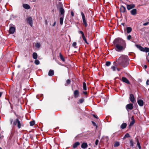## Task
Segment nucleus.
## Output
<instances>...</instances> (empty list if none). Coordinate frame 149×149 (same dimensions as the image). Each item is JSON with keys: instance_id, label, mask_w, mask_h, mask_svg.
<instances>
[{"instance_id": "obj_1", "label": "nucleus", "mask_w": 149, "mask_h": 149, "mask_svg": "<svg viewBox=\"0 0 149 149\" xmlns=\"http://www.w3.org/2000/svg\"><path fill=\"white\" fill-rule=\"evenodd\" d=\"M115 46V49L118 52L123 50L126 47V43L125 42L120 39H116L113 42Z\"/></svg>"}, {"instance_id": "obj_2", "label": "nucleus", "mask_w": 149, "mask_h": 149, "mask_svg": "<svg viewBox=\"0 0 149 149\" xmlns=\"http://www.w3.org/2000/svg\"><path fill=\"white\" fill-rule=\"evenodd\" d=\"M118 64L123 68L127 67L129 64V60L127 56L122 55L119 58L116 60Z\"/></svg>"}, {"instance_id": "obj_3", "label": "nucleus", "mask_w": 149, "mask_h": 149, "mask_svg": "<svg viewBox=\"0 0 149 149\" xmlns=\"http://www.w3.org/2000/svg\"><path fill=\"white\" fill-rule=\"evenodd\" d=\"M13 125L14 126L17 125L19 129L22 126H24V124L22 122L20 121L18 118L16 119L14 121L13 123Z\"/></svg>"}, {"instance_id": "obj_4", "label": "nucleus", "mask_w": 149, "mask_h": 149, "mask_svg": "<svg viewBox=\"0 0 149 149\" xmlns=\"http://www.w3.org/2000/svg\"><path fill=\"white\" fill-rule=\"evenodd\" d=\"M136 46L141 51L145 52H149V48L147 47H143L138 45H136Z\"/></svg>"}, {"instance_id": "obj_5", "label": "nucleus", "mask_w": 149, "mask_h": 149, "mask_svg": "<svg viewBox=\"0 0 149 149\" xmlns=\"http://www.w3.org/2000/svg\"><path fill=\"white\" fill-rule=\"evenodd\" d=\"M81 15L82 19L83 25L86 27L87 26V23L85 18V15L83 12H81Z\"/></svg>"}, {"instance_id": "obj_6", "label": "nucleus", "mask_w": 149, "mask_h": 149, "mask_svg": "<svg viewBox=\"0 0 149 149\" xmlns=\"http://www.w3.org/2000/svg\"><path fill=\"white\" fill-rule=\"evenodd\" d=\"M125 108L128 111L129 110H131L133 108V104L130 103L127 104L125 106Z\"/></svg>"}, {"instance_id": "obj_7", "label": "nucleus", "mask_w": 149, "mask_h": 149, "mask_svg": "<svg viewBox=\"0 0 149 149\" xmlns=\"http://www.w3.org/2000/svg\"><path fill=\"white\" fill-rule=\"evenodd\" d=\"M27 21L28 23L32 27L33 24V21L32 17H28L27 18Z\"/></svg>"}, {"instance_id": "obj_8", "label": "nucleus", "mask_w": 149, "mask_h": 149, "mask_svg": "<svg viewBox=\"0 0 149 149\" xmlns=\"http://www.w3.org/2000/svg\"><path fill=\"white\" fill-rule=\"evenodd\" d=\"M135 5L134 4H128L127 5V8L128 10H130L135 8Z\"/></svg>"}, {"instance_id": "obj_9", "label": "nucleus", "mask_w": 149, "mask_h": 149, "mask_svg": "<svg viewBox=\"0 0 149 149\" xmlns=\"http://www.w3.org/2000/svg\"><path fill=\"white\" fill-rule=\"evenodd\" d=\"M79 92L77 90H75L74 91V97L76 98L79 96Z\"/></svg>"}, {"instance_id": "obj_10", "label": "nucleus", "mask_w": 149, "mask_h": 149, "mask_svg": "<svg viewBox=\"0 0 149 149\" xmlns=\"http://www.w3.org/2000/svg\"><path fill=\"white\" fill-rule=\"evenodd\" d=\"M59 10L61 16H64L65 10L62 7L60 8L59 9Z\"/></svg>"}, {"instance_id": "obj_11", "label": "nucleus", "mask_w": 149, "mask_h": 149, "mask_svg": "<svg viewBox=\"0 0 149 149\" xmlns=\"http://www.w3.org/2000/svg\"><path fill=\"white\" fill-rule=\"evenodd\" d=\"M15 31V28L14 27L11 26L9 30V33L10 34H13L14 33Z\"/></svg>"}, {"instance_id": "obj_12", "label": "nucleus", "mask_w": 149, "mask_h": 149, "mask_svg": "<svg viewBox=\"0 0 149 149\" xmlns=\"http://www.w3.org/2000/svg\"><path fill=\"white\" fill-rule=\"evenodd\" d=\"M122 81L128 84H130V83L129 81L125 77H122Z\"/></svg>"}, {"instance_id": "obj_13", "label": "nucleus", "mask_w": 149, "mask_h": 149, "mask_svg": "<svg viewBox=\"0 0 149 149\" xmlns=\"http://www.w3.org/2000/svg\"><path fill=\"white\" fill-rule=\"evenodd\" d=\"M130 12L132 15L135 16L137 14V10L136 9H133L130 11Z\"/></svg>"}, {"instance_id": "obj_14", "label": "nucleus", "mask_w": 149, "mask_h": 149, "mask_svg": "<svg viewBox=\"0 0 149 149\" xmlns=\"http://www.w3.org/2000/svg\"><path fill=\"white\" fill-rule=\"evenodd\" d=\"M130 96V101L134 103V102L135 101V99L134 97V95L133 94H131Z\"/></svg>"}, {"instance_id": "obj_15", "label": "nucleus", "mask_w": 149, "mask_h": 149, "mask_svg": "<svg viewBox=\"0 0 149 149\" xmlns=\"http://www.w3.org/2000/svg\"><path fill=\"white\" fill-rule=\"evenodd\" d=\"M137 103L141 107L143 106V105L144 102L142 100H139L137 101Z\"/></svg>"}, {"instance_id": "obj_16", "label": "nucleus", "mask_w": 149, "mask_h": 149, "mask_svg": "<svg viewBox=\"0 0 149 149\" xmlns=\"http://www.w3.org/2000/svg\"><path fill=\"white\" fill-rule=\"evenodd\" d=\"M87 143L86 142L83 143L81 145V147L82 148L85 149L86 148L88 147Z\"/></svg>"}, {"instance_id": "obj_17", "label": "nucleus", "mask_w": 149, "mask_h": 149, "mask_svg": "<svg viewBox=\"0 0 149 149\" xmlns=\"http://www.w3.org/2000/svg\"><path fill=\"white\" fill-rule=\"evenodd\" d=\"M120 10L121 12L124 13L126 11V8L124 6H122L120 7Z\"/></svg>"}, {"instance_id": "obj_18", "label": "nucleus", "mask_w": 149, "mask_h": 149, "mask_svg": "<svg viewBox=\"0 0 149 149\" xmlns=\"http://www.w3.org/2000/svg\"><path fill=\"white\" fill-rule=\"evenodd\" d=\"M23 7L25 9H29L30 8V6L28 4H24L22 5Z\"/></svg>"}, {"instance_id": "obj_19", "label": "nucleus", "mask_w": 149, "mask_h": 149, "mask_svg": "<svg viewBox=\"0 0 149 149\" xmlns=\"http://www.w3.org/2000/svg\"><path fill=\"white\" fill-rule=\"evenodd\" d=\"M80 144V143L79 142L77 141L76 142L74 143L73 146V148H75L77 147V146Z\"/></svg>"}, {"instance_id": "obj_20", "label": "nucleus", "mask_w": 149, "mask_h": 149, "mask_svg": "<svg viewBox=\"0 0 149 149\" xmlns=\"http://www.w3.org/2000/svg\"><path fill=\"white\" fill-rule=\"evenodd\" d=\"M131 119L132 120V121L130 123L129 126H132L135 123V120L133 116H132L131 118Z\"/></svg>"}, {"instance_id": "obj_21", "label": "nucleus", "mask_w": 149, "mask_h": 149, "mask_svg": "<svg viewBox=\"0 0 149 149\" xmlns=\"http://www.w3.org/2000/svg\"><path fill=\"white\" fill-rule=\"evenodd\" d=\"M54 72L53 70H50L48 72V75L49 76H52L54 75Z\"/></svg>"}, {"instance_id": "obj_22", "label": "nucleus", "mask_w": 149, "mask_h": 149, "mask_svg": "<svg viewBox=\"0 0 149 149\" xmlns=\"http://www.w3.org/2000/svg\"><path fill=\"white\" fill-rule=\"evenodd\" d=\"M33 58L35 59H36L38 58V55L36 53L33 52Z\"/></svg>"}, {"instance_id": "obj_23", "label": "nucleus", "mask_w": 149, "mask_h": 149, "mask_svg": "<svg viewBox=\"0 0 149 149\" xmlns=\"http://www.w3.org/2000/svg\"><path fill=\"white\" fill-rule=\"evenodd\" d=\"M126 30L127 33H129L132 31V29L131 27H127Z\"/></svg>"}, {"instance_id": "obj_24", "label": "nucleus", "mask_w": 149, "mask_h": 149, "mask_svg": "<svg viewBox=\"0 0 149 149\" xmlns=\"http://www.w3.org/2000/svg\"><path fill=\"white\" fill-rule=\"evenodd\" d=\"M127 126V124L125 123H123L120 126V127L122 129H125Z\"/></svg>"}, {"instance_id": "obj_25", "label": "nucleus", "mask_w": 149, "mask_h": 149, "mask_svg": "<svg viewBox=\"0 0 149 149\" xmlns=\"http://www.w3.org/2000/svg\"><path fill=\"white\" fill-rule=\"evenodd\" d=\"M64 17V16H61L60 18V23L61 25H62L63 24Z\"/></svg>"}, {"instance_id": "obj_26", "label": "nucleus", "mask_w": 149, "mask_h": 149, "mask_svg": "<svg viewBox=\"0 0 149 149\" xmlns=\"http://www.w3.org/2000/svg\"><path fill=\"white\" fill-rule=\"evenodd\" d=\"M136 142L137 146H138L139 149H141V146H140V143L139 142V140L138 139H136Z\"/></svg>"}, {"instance_id": "obj_27", "label": "nucleus", "mask_w": 149, "mask_h": 149, "mask_svg": "<svg viewBox=\"0 0 149 149\" xmlns=\"http://www.w3.org/2000/svg\"><path fill=\"white\" fill-rule=\"evenodd\" d=\"M84 99L83 98H81L79 99L78 102V104H81L84 101Z\"/></svg>"}, {"instance_id": "obj_28", "label": "nucleus", "mask_w": 149, "mask_h": 149, "mask_svg": "<svg viewBox=\"0 0 149 149\" xmlns=\"http://www.w3.org/2000/svg\"><path fill=\"white\" fill-rule=\"evenodd\" d=\"M130 146L132 147H133L134 146V142L133 140L132 139L130 140Z\"/></svg>"}, {"instance_id": "obj_29", "label": "nucleus", "mask_w": 149, "mask_h": 149, "mask_svg": "<svg viewBox=\"0 0 149 149\" xmlns=\"http://www.w3.org/2000/svg\"><path fill=\"white\" fill-rule=\"evenodd\" d=\"M70 83H71V80H70V79H68L66 81V83L65 84V86H68V85L70 84Z\"/></svg>"}, {"instance_id": "obj_30", "label": "nucleus", "mask_w": 149, "mask_h": 149, "mask_svg": "<svg viewBox=\"0 0 149 149\" xmlns=\"http://www.w3.org/2000/svg\"><path fill=\"white\" fill-rule=\"evenodd\" d=\"M41 46V45L39 43L37 42L35 44V46L36 48H38L39 49Z\"/></svg>"}, {"instance_id": "obj_31", "label": "nucleus", "mask_w": 149, "mask_h": 149, "mask_svg": "<svg viewBox=\"0 0 149 149\" xmlns=\"http://www.w3.org/2000/svg\"><path fill=\"white\" fill-rule=\"evenodd\" d=\"M83 89L84 90H86L87 89L86 85L85 82L83 83Z\"/></svg>"}, {"instance_id": "obj_32", "label": "nucleus", "mask_w": 149, "mask_h": 149, "mask_svg": "<svg viewBox=\"0 0 149 149\" xmlns=\"http://www.w3.org/2000/svg\"><path fill=\"white\" fill-rule=\"evenodd\" d=\"M59 55L61 59V60H62L64 62L65 61V59L61 53H59Z\"/></svg>"}, {"instance_id": "obj_33", "label": "nucleus", "mask_w": 149, "mask_h": 149, "mask_svg": "<svg viewBox=\"0 0 149 149\" xmlns=\"http://www.w3.org/2000/svg\"><path fill=\"white\" fill-rule=\"evenodd\" d=\"M82 38L83 40L87 44H88V43L87 42L86 39V38L84 35L82 36Z\"/></svg>"}, {"instance_id": "obj_34", "label": "nucleus", "mask_w": 149, "mask_h": 149, "mask_svg": "<svg viewBox=\"0 0 149 149\" xmlns=\"http://www.w3.org/2000/svg\"><path fill=\"white\" fill-rule=\"evenodd\" d=\"M120 145V143L119 142H116L114 144V146L115 147H117L119 146Z\"/></svg>"}, {"instance_id": "obj_35", "label": "nucleus", "mask_w": 149, "mask_h": 149, "mask_svg": "<svg viewBox=\"0 0 149 149\" xmlns=\"http://www.w3.org/2000/svg\"><path fill=\"white\" fill-rule=\"evenodd\" d=\"M35 124V121H33L30 122V125L31 126H32L34 125Z\"/></svg>"}, {"instance_id": "obj_36", "label": "nucleus", "mask_w": 149, "mask_h": 149, "mask_svg": "<svg viewBox=\"0 0 149 149\" xmlns=\"http://www.w3.org/2000/svg\"><path fill=\"white\" fill-rule=\"evenodd\" d=\"M35 63L36 65H39L40 64V61L38 60H36L35 61Z\"/></svg>"}, {"instance_id": "obj_37", "label": "nucleus", "mask_w": 149, "mask_h": 149, "mask_svg": "<svg viewBox=\"0 0 149 149\" xmlns=\"http://www.w3.org/2000/svg\"><path fill=\"white\" fill-rule=\"evenodd\" d=\"M116 66H115L114 65V66H111V69H112L113 71H115L116 70Z\"/></svg>"}, {"instance_id": "obj_38", "label": "nucleus", "mask_w": 149, "mask_h": 149, "mask_svg": "<svg viewBox=\"0 0 149 149\" xmlns=\"http://www.w3.org/2000/svg\"><path fill=\"white\" fill-rule=\"evenodd\" d=\"M111 64V63L110 61L106 62L105 65L107 66H109Z\"/></svg>"}, {"instance_id": "obj_39", "label": "nucleus", "mask_w": 149, "mask_h": 149, "mask_svg": "<svg viewBox=\"0 0 149 149\" xmlns=\"http://www.w3.org/2000/svg\"><path fill=\"white\" fill-rule=\"evenodd\" d=\"M130 137V134L128 133H127L125 135V136H124V138H128Z\"/></svg>"}, {"instance_id": "obj_40", "label": "nucleus", "mask_w": 149, "mask_h": 149, "mask_svg": "<svg viewBox=\"0 0 149 149\" xmlns=\"http://www.w3.org/2000/svg\"><path fill=\"white\" fill-rule=\"evenodd\" d=\"M132 38V37L130 35L128 36L127 37V39L128 40H130Z\"/></svg>"}, {"instance_id": "obj_41", "label": "nucleus", "mask_w": 149, "mask_h": 149, "mask_svg": "<svg viewBox=\"0 0 149 149\" xmlns=\"http://www.w3.org/2000/svg\"><path fill=\"white\" fill-rule=\"evenodd\" d=\"M79 33L81 34L82 35V36L84 35V32L82 31H79Z\"/></svg>"}, {"instance_id": "obj_42", "label": "nucleus", "mask_w": 149, "mask_h": 149, "mask_svg": "<svg viewBox=\"0 0 149 149\" xmlns=\"http://www.w3.org/2000/svg\"><path fill=\"white\" fill-rule=\"evenodd\" d=\"M92 123L93 125H94V126H96L97 127V126L96 124L94 121H92Z\"/></svg>"}, {"instance_id": "obj_43", "label": "nucleus", "mask_w": 149, "mask_h": 149, "mask_svg": "<svg viewBox=\"0 0 149 149\" xmlns=\"http://www.w3.org/2000/svg\"><path fill=\"white\" fill-rule=\"evenodd\" d=\"M77 45V43L76 42H74L72 45L73 47H75Z\"/></svg>"}, {"instance_id": "obj_44", "label": "nucleus", "mask_w": 149, "mask_h": 149, "mask_svg": "<svg viewBox=\"0 0 149 149\" xmlns=\"http://www.w3.org/2000/svg\"><path fill=\"white\" fill-rule=\"evenodd\" d=\"M149 24V22H147L144 23L143 25L144 26H146Z\"/></svg>"}, {"instance_id": "obj_45", "label": "nucleus", "mask_w": 149, "mask_h": 149, "mask_svg": "<svg viewBox=\"0 0 149 149\" xmlns=\"http://www.w3.org/2000/svg\"><path fill=\"white\" fill-rule=\"evenodd\" d=\"M99 141L98 139H97L96 140L95 142V144L96 145H97Z\"/></svg>"}, {"instance_id": "obj_46", "label": "nucleus", "mask_w": 149, "mask_h": 149, "mask_svg": "<svg viewBox=\"0 0 149 149\" xmlns=\"http://www.w3.org/2000/svg\"><path fill=\"white\" fill-rule=\"evenodd\" d=\"M146 84L147 85H149V79H147V80Z\"/></svg>"}, {"instance_id": "obj_47", "label": "nucleus", "mask_w": 149, "mask_h": 149, "mask_svg": "<svg viewBox=\"0 0 149 149\" xmlns=\"http://www.w3.org/2000/svg\"><path fill=\"white\" fill-rule=\"evenodd\" d=\"M71 15L72 17L74 16V12L72 11H71Z\"/></svg>"}, {"instance_id": "obj_48", "label": "nucleus", "mask_w": 149, "mask_h": 149, "mask_svg": "<svg viewBox=\"0 0 149 149\" xmlns=\"http://www.w3.org/2000/svg\"><path fill=\"white\" fill-rule=\"evenodd\" d=\"M10 124H11L13 122V119L12 118H11L10 119Z\"/></svg>"}, {"instance_id": "obj_49", "label": "nucleus", "mask_w": 149, "mask_h": 149, "mask_svg": "<svg viewBox=\"0 0 149 149\" xmlns=\"http://www.w3.org/2000/svg\"><path fill=\"white\" fill-rule=\"evenodd\" d=\"M83 93L85 95H86L87 94V92L86 91H83Z\"/></svg>"}, {"instance_id": "obj_50", "label": "nucleus", "mask_w": 149, "mask_h": 149, "mask_svg": "<svg viewBox=\"0 0 149 149\" xmlns=\"http://www.w3.org/2000/svg\"><path fill=\"white\" fill-rule=\"evenodd\" d=\"M116 63L115 61H114L113 62V64L115 66H116Z\"/></svg>"}, {"instance_id": "obj_51", "label": "nucleus", "mask_w": 149, "mask_h": 149, "mask_svg": "<svg viewBox=\"0 0 149 149\" xmlns=\"http://www.w3.org/2000/svg\"><path fill=\"white\" fill-rule=\"evenodd\" d=\"M56 22H54V24H53V25H52V26H55V25H56Z\"/></svg>"}, {"instance_id": "obj_52", "label": "nucleus", "mask_w": 149, "mask_h": 149, "mask_svg": "<svg viewBox=\"0 0 149 149\" xmlns=\"http://www.w3.org/2000/svg\"><path fill=\"white\" fill-rule=\"evenodd\" d=\"M93 116L94 117H95V118H97V116H96L95 115H94V114H93Z\"/></svg>"}, {"instance_id": "obj_53", "label": "nucleus", "mask_w": 149, "mask_h": 149, "mask_svg": "<svg viewBox=\"0 0 149 149\" xmlns=\"http://www.w3.org/2000/svg\"><path fill=\"white\" fill-rule=\"evenodd\" d=\"M147 67V66L146 65H145L144 66V68L145 69H146Z\"/></svg>"}, {"instance_id": "obj_54", "label": "nucleus", "mask_w": 149, "mask_h": 149, "mask_svg": "<svg viewBox=\"0 0 149 149\" xmlns=\"http://www.w3.org/2000/svg\"><path fill=\"white\" fill-rule=\"evenodd\" d=\"M2 92H0V97H1V96L2 95Z\"/></svg>"}, {"instance_id": "obj_55", "label": "nucleus", "mask_w": 149, "mask_h": 149, "mask_svg": "<svg viewBox=\"0 0 149 149\" xmlns=\"http://www.w3.org/2000/svg\"><path fill=\"white\" fill-rule=\"evenodd\" d=\"M117 70L118 71H120V69H119V68H117Z\"/></svg>"}, {"instance_id": "obj_56", "label": "nucleus", "mask_w": 149, "mask_h": 149, "mask_svg": "<svg viewBox=\"0 0 149 149\" xmlns=\"http://www.w3.org/2000/svg\"><path fill=\"white\" fill-rule=\"evenodd\" d=\"M28 56V55L27 54H26L24 56L25 57H26V56Z\"/></svg>"}, {"instance_id": "obj_57", "label": "nucleus", "mask_w": 149, "mask_h": 149, "mask_svg": "<svg viewBox=\"0 0 149 149\" xmlns=\"http://www.w3.org/2000/svg\"><path fill=\"white\" fill-rule=\"evenodd\" d=\"M124 24H125V23H121V25H123V26H124Z\"/></svg>"}, {"instance_id": "obj_58", "label": "nucleus", "mask_w": 149, "mask_h": 149, "mask_svg": "<svg viewBox=\"0 0 149 149\" xmlns=\"http://www.w3.org/2000/svg\"><path fill=\"white\" fill-rule=\"evenodd\" d=\"M148 61L149 63V60H148Z\"/></svg>"}, {"instance_id": "obj_59", "label": "nucleus", "mask_w": 149, "mask_h": 149, "mask_svg": "<svg viewBox=\"0 0 149 149\" xmlns=\"http://www.w3.org/2000/svg\"><path fill=\"white\" fill-rule=\"evenodd\" d=\"M125 138H124V137L123 138V139H124Z\"/></svg>"}, {"instance_id": "obj_60", "label": "nucleus", "mask_w": 149, "mask_h": 149, "mask_svg": "<svg viewBox=\"0 0 149 149\" xmlns=\"http://www.w3.org/2000/svg\"><path fill=\"white\" fill-rule=\"evenodd\" d=\"M18 67H19V68L20 67V66H18Z\"/></svg>"}, {"instance_id": "obj_61", "label": "nucleus", "mask_w": 149, "mask_h": 149, "mask_svg": "<svg viewBox=\"0 0 149 149\" xmlns=\"http://www.w3.org/2000/svg\"><path fill=\"white\" fill-rule=\"evenodd\" d=\"M0 149H2L1 147H0Z\"/></svg>"}, {"instance_id": "obj_62", "label": "nucleus", "mask_w": 149, "mask_h": 149, "mask_svg": "<svg viewBox=\"0 0 149 149\" xmlns=\"http://www.w3.org/2000/svg\"><path fill=\"white\" fill-rule=\"evenodd\" d=\"M72 91H73V89L72 88Z\"/></svg>"}, {"instance_id": "obj_63", "label": "nucleus", "mask_w": 149, "mask_h": 149, "mask_svg": "<svg viewBox=\"0 0 149 149\" xmlns=\"http://www.w3.org/2000/svg\"><path fill=\"white\" fill-rule=\"evenodd\" d=\"M148 56H149V53H148Z\"/></svg>"}, {"instance_id": "obj_64", "label": "nucleus", "mask_w": 149, "mask_h": 149, "mask_svg": "<svg viewBox=\"0 0 149 149\" xmlns=\"http://www.w3.org/2000/svg\"><path fill=\"white\" fill-rule=\"evenodd\" d=\"M88 149H91V148H89Z\"/></svg>"}]
</instances>
